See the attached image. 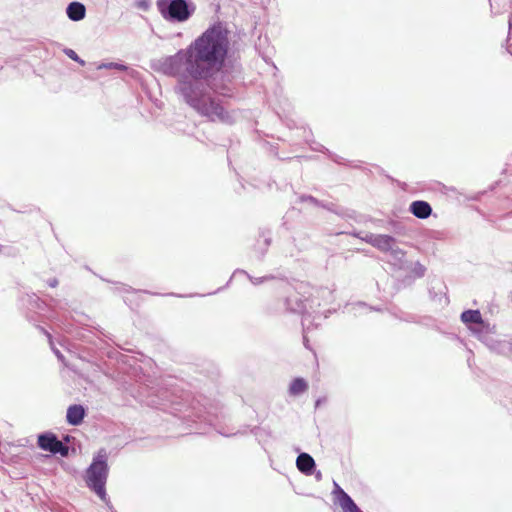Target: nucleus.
<instances>
[{"instance_id": "24", "label": "nucleus", "mask_w": 512, "mask_h": 512, "mask_svg": "<svg viewBox=\"0 0 512 512\" xmlns=\"http://www.w3.org/2000/svg\"><path fill=\"white\" fill-rule=\"evenodd\" d=\"M330 157H331V159H332L334 162H337V163H339V164H344V163L341 161V158H340V157H338V156H336V155H331Z\"/></svg>"}, {"instance_id": "14", "label": "nucleus", "mask_w": 512, "mask_h": 512, "mask_svg": "<svg viewBox=\"0 0 512 512\" xmlns=\"http://www.w3.org/2000/svg\"><path fill=\"white\" fill-rule=\"evenodd\" d=\"M235 273H242V274H245L247 275V277L250 279V281L252 282V284L254 285H259V284H262L264 283L265 281H268V280H272L274 279V276L273 275H266V276H263V277H252L251 275H249L246 271L244 270H237Z\"/></svg>"}, {"instance_id": "15", "label": "nucleus", "mask_w": 512, "mask_h": 512, "mask_svg": "<svg viewBox=\"0 0 512 512\" xmlns=\"http://www.w3.org/2000/svg\"><path fill=\"white\" fill-rule=\"evenodd\" d=\"M98 69H115L119 71H125L128 69V67L122 63H115V62H109V63H101L98 67Z\"/></svg>"}, {"instance_id": "20", "label": "nucleus", "mask_w": 512, "mask_h": 512, "mask_svg": "<svg viewBox=\"0 0 512 512\" xmlns=\"http://www.w3.org/2000/svg\"><path fill=\"white\" fill-rule=\"evenodd\" d=\"M300 200L302 202H309V203H312L314 205L318 204V200L316 198L312 197V196H301Z\"/></svg>"}, {"instance_id": "1", "label": "nucleus", "mask_w": 512, "mask_h": 512, "mask_svg": "<svg viewBox=\"0 0 512 512\" xmlns=\"http://www.w3.org/2000/svg\"><path fill=\"white\" fill-rule=\"evenodd\" d=\"M229 46L227 29L221 23H216L185 49L154 60L152 68L177 78L175 92L200 116L212 122L232 124L233 116L219 98L227 93L211 83L214 75L224 66Z\"/></svg>"}, {"instance_id": "3", "label": "nucleus", "mask_w": 512, "mask_h": 512, "mask_svg": "<svg viewBox=\"0 0 512 512\" xmlns=\"http://www.w3.org/2000/svg\"><path fill=\"white\" fill-rule=\"evenodd\" d=\"M317 297H306L301 293L294 291L290 293L285 299L286 309L292 313L302 314V326L304 332V340H306V333L314 326V321L321 318L320 312L317 308L320 302Z\"/></svg>"}, {"instance_id": "9", "label": "nucleus", "mask_w": 512, "mask_h": 512, "mask_svg": "<svg viewBox=\"0 0 512 512\" xmlns=\"http://www.w3.org/2000/svg\"><path fill=\"white\" fill-rule=\"evenodd\" d=\"M58 440V437L54 433L45 432L38 435L37 444L40 449L52 453Z\"/></svg>"}, {"instance_id": "26", "label": "nucleus", "mask_w": 512, "mask_h": 512, "mask_svg": "<svg viewBox=\"0 0 512 512\" xmlns=\"http://www.w3.org/2000/svg\"><path fill=\"white\" fill-rule=\"evenodd\" d=\"M263 244H264V247L267 248L270 244V239H268V238L264 239Z\"/></svg>"}, {"instance_id": "6", "label": "nucleus", "mask_w": 512, "mask_h": 512, "mask_svg": "<svg viewBox=\"0 0 512 512\" xmlns=\"http://www.w3.org/2000/svg\"><path fill=\"white\" fill-rule=\"evenodd\" d=\"M410 212L419 219H426L431 215L432 208L428 202L417 200L410 204Z\"/></svg>"}, {"instance_id": "13", "label": "nucleus", "mask_w": 512, "mask_h": 512, "mask_svg": "<svg viewBox=\"0 0 512 512\" xmlns=\"http://www.w3.org/2000/svg\"><path fill=\"white\" fill-rule=\"evenodd\" d=\"M388 253L390 254L391 258L394 260V264L401 266V264L405 258V252L395 244Z\"/></svg>"}, {"instance_id": "28", "label": "nucleus", "mask_w": 512, "mask_h": 512, "mask_svg": "<svg viewBox=\"0 0 512 512\" xmlns=\"http://www.w3.org/2000/svg\"><path fill=\"white\" fill-rule=\"evenodd\" d=\"M316 477H317V479H320L321 478V472H318Z\"/></svg>"}, {"instance_id": "4", "label": "nucleus", "mask_w": 512, "mask_h": 512, "mask_svg": "<svg viewBox=\"0 0 512 512\" xmlns=\"http://www.w3.org/2000/svg\"><path fill=\"white\" fill-rule=\"evenodd\" d=\"M156 6L161 16L172 23L186 22L196 10L191 0H157Z\"/></svg>"}, {"instance_id": "27", "label": "nucleus", "mask_w": 512, "mask_h": 512, "mask_svg": "<svg viewBox=\"0 0 512 512\" xmlns=\"http://www.w3.org/2000/svg\"><path fill=\"white\" fill-rule=\"evenodd\" d=\"M322 399H317L315 403V407L318 408L321 405Z\"/></svg>"}, {"instance_id": "25", "label": "nucleus", "mask_w": 512, "mask_h": 512, "mask_svg": "<svg viewBox=\"0 0 512 512\" xmlns=\"http://www.w3.org/2000/svg\"><path fill=\"white\" fill-rule=\"evenodd\" d=\"M317 293H318V295L321 294L322 296H324L325 294L331 295V292L329 290H327V289H321Z\"/></svg>"}, {"instance_id": "12", "label": "nucleus", "mask_w": 512, "mask_h": 512, "mask_svg": "<svg viewBox=\"0 0 512 512\" xmlns=\"http://www.w3.org/2000/svg\"><path fill=\"white\" fill-rule=\"evenodd\" d=\"M307 388V382L303 378H296L290 384L289 393L296 396L305 392Z\"/></svg>"}, {"instance_id": "23", "label": "nucleus", "mask_w": 512, "mask_h": 512, "mask_svg": "<svg viewBox=\"0 0 512 512\" xmlns=\"http://www.w3.org/2000/svg\"><path fill=\"white\" fill-rule=\"evenodd\" d=\"M48 285L52 288H55L58 285V280L56 278L49 279Z\"/></svg>"}, {"instance_id": "18", "label": "nucleus", "mask_w": 512, "mask_h": 512, "mask_svg": "<svg viewBox=\"0 0 512 512\" xmlns=\"http://www.w3.org/2000/svg\"><path fill=\"white\" fill-rule=\"evenodd\" d=\"M377 235H378V234H374V233L367 232V233H365L364 235H360V234H358L357 236H358L361 240L365 241L366 243H368V244H370V245H372V246L374 247V245H375V241H376V238H377Z\"/></svg>"}, {"instance_id": "8", "label": "nucleus", "mask_w": 512, "mask_h": 512, "mask_svg": "<svg viewBox=\"0 0 512 512\" xmlns=\"http://www.w3.org/2000/svg\"><path fill=\"white\" fill-rule=\"evenodd\" d=\"M85 410L81 405H71L67 409L66 419L70 425L77 426L82 423Z\"/></svg>"}, {"instance_id": "17", "label": "nucleus", "mask_w": 512, "mask_h": 512, "mask_svg": "<svg viewBox=\"0 0 512 512\" xmlns=\"http://www.w3.org/2000/svg\"><path fill=\"white\" fill-rule=\"evenodd\" d=\"M68 451V447L64 445L60 440H58L55 444L52 454H60L61 456L66 457L68 455Z\"/></svg>"}, {"instance_id": "2", "label": "nucleus", "mask_w": 512, "mask_h": 512, "mask_svg": "<svg viewBox=\"0 0 512 512\" xmlns=\"http://www.w3.org/2000/svg\"><path fill=\"white\" fill-rule=\"evenodd\" d=\"M109 474L108 453L106 449H100L93 457L91 464L86 469L85 482L109 508H112L106 493V482Z\"/></svg>"}, {"instance_id": "21", "label": "nucleus", "mask_w": 512, "mask_h": 512, "mask_svg": "<svg viewBox=\"0 0 512 512\" xmlns=\"http://www.w3.org/2000/svg\"><path fill=\"white\" fill-rule=\"evenodd\" d=\"M334 493L336 494L337 496V500L339 501V497H340V493L341 491L340 490H343L336 482H334Z\"/></svg>"}, {"instance_id": "16", "label": "nucleus", "mask_w": 512, "mask_h": 512, "mask_svg": "<svg viewBox=\"0 0 512 512\" xmlns=\"http://www.w3.org/2000/svg\"><path fill=\"white\" fill-rule=\"evenodd\" d=\"M63 52L64 54L69 57L71 60L79 63L80 65L84 66L85 65V61L83 59H81L78 54L73 50V49H70V48H64L63 49Z\"/></svg>"}, {"instance_id": "5", "label": "nucleus", "mask_w": 512, "mask_h": 512, "mask_svg": "<svg viewBox=\"0 0 512 512\" xmlns=\"http://www.w3.org/2000/svg\"><path fill=\"white\" fill-rule=\"evenodd\" d=\"M315 466V460L310 454L302 452L297 456L296 467L301 473L310 476L314 473Z\"/></svg>"}, {"instance_id": "22", "label": "nucleus", "mask_w": 512, "mask_h": 512, "mask_svg": "<svg viewBox=\"0 0 512 512\" xmlns=\"http://www.w3.org/2000/svg\"><path fill=\"white\" fill-rule=\"evenodd\" d=\"M52 349H53V352H54V354L56 355V357H57L59 360L63 361V359H64L63 354H62L58 349H56V348H52Z\"/></svg>"}, {"instance_id": "10", "label": "nucleus", "mask_w": 512, "mask_h": 512, "mask_svg": "<svg viewBox=\"0 0 512 512\" xmlns=\"http://www.w3.org/2000/svg\"><path fill=\"white\" fill-rule=\"evenodd\" d=\"M396 244V239L393 236L378 234L374 247L381 252L388 253Z\"/></svg>"}, {"instance_id": "19", "label": "nucleus", "mask_w": 512, "mask_h": 512, "mask_svg": "<svg viewBox=\"0 0 512 512\" xmlns=\"http://www.w3.org/2000/svg\"><path fill=\"white\" fill-rule=\"evenodd\" d=\"M425 271H426V268L424 265H422L420 262H416L415 265H414V268H413V273L417 276V277H423L424 274H425Z\"/></svg>"}, {"instance_id": "11", "label": "nucleus", "mask_w": 512, "mask_h": 512, "mask_svg": "<svg viewBox=\"0 0 512 512\" xmlns=\"http://www.w3.org/2000/svg\"><path fill=\"white\" fill-rule=\"evenodd\" d=\"M461 320L465 324H481L483 322L480 311L471 309L462 312Z\"/></svg>"}, {"instance_id": "7", "label": "nucleus", "mask_w": 512, "mask_h": 512, "mask_svg": "<svg viewBox=\"0 0 512 512\" xmlns=\"http://www.w3.org/2000/svg\"><path fill=\"white\" fill-rule=\"evenodd\" d=\"M66 14L72 21H80L85 18L86 8L85 5L78 1H73L68 4Z\"/></svg>"}]
</instances>
